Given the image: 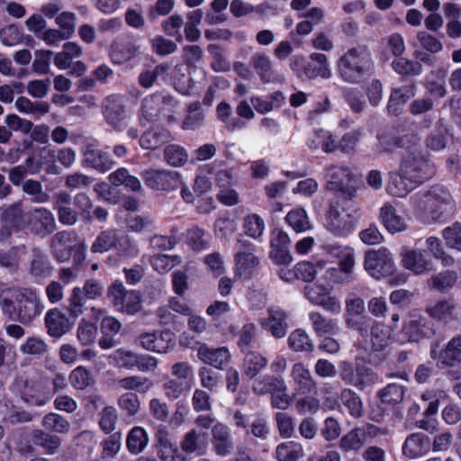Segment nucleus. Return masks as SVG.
I'll return each instance as SVG.
<instances>
[{
	"instance_id": "1",
	"label": "nucleus",
	"mask_w": 461,
	"mask_h": 461,
	"mask_svg": "<svg viewBox=\"0 0 461 461\" xmlns=\"http://www.w3.org/2000/svg\"><path fill=\"white\" fill-rule=\"evenodd\" d=\"M411 203L416 217L425 223L444 221L455 211V203L450 194L438 186L413 194L411 197Z\"/></svg>"
},
{
	"instance_id": "2",
	"label": "nucleus",
	"mask_w": 461,
	"mask_h": 461,
	"mask_svg": "<svg viewBox=\"0 0 461 461\" xmlns=\"http://www.w3.org/2000/svg\"><path fill=\"white\" fill-rule=\"evenodd\" d=\"M0 306L3 312L23 325H29L41 314L42 306L36 294L32 291L14 287L3 289L0 292Z\"/></svg>"
},
{
	"instance_id": "3",
	"label": "nucleus",
	"mask_w": 461,
	"mask_h": 461,
	"mask_svg": "<svg viewBox=\"0 0 461 461\" xmlns=\"http://www.w3.org/2000/svg\"><path fill=\"white\" fill-rule=\"evenodd\" d=\"M50 249L52 257L60 263L68 262L72 258L73 265L80 267L86 258L85 240L74 230L56 232L51 237Z\"/></svg>"
},
{
	"instance_id": "4",
	"label": "nucleus",
	"mask_w": 461,
	"mask_h": 461,
	"mask_svg": "<svg viewBox=\"0 0 461 461\" xmlns=\"http://www.w3.org/2000/svg\"><path fill=\"white\" fill-rule=\"evenodd\" d=\"M348 327L355 329L361 336H366L370 330V347L373 352L384 351L393 342L395 326H389L377 321L369 316H362L358 320L347 319Z\"/></svg>"
},
{
	"instance_id": "5",
	"label": "nucleus",
	"mask_w": 461,
	"mask_h": 461,
	"mask_svg": "<svg viewBox=\"0 0 461 461\" xmlns=\"http://www.w3.org/2000/svg\"><path fill=\"white\" fill-rule=\"evenodd\" d=\"M379 140L385 151H392L394 148H413L419 142L420 137L414 122L405 117L399 120L386 134L380 136Z\"/></svg>"
},
{
	"instance_id": "6",
	"label": "nucleus",
	"mask_w": 461,
	"mask_h": 461,
	"mask_svg": "<svg viewBox=\"0 0 461 461\" xmlns=\"http://www.w3.org/2000/svg\"><path fill=\"white\" fill-rule=\"evenodd\" d=\"M370 59L366 52L358 48L348 50L339 59L341 78L348 83H357L369 70Z\"/></svg>"
},
{
	"instance_id": "7",
	"label": "nucleus",
	"mask_w": 461,
	"mask_h": 461,
	"mask_svg": "<svg viewBox=\"0 0 461 461\" xmlns=\"http://www.w3.org/2000/svg\"><path fill=\"white\" fill-rule=\"evenodd\" d=\"M400 172L408 182L421 184L435 175L436 167L427 155L411 152L402 159Z\"/></svg>"
},
{
	"instance_id": "8",
	"label": "nucleus",
	"mask_w": 461,
	"mask_h": 461,
	"mask_svg": "<svg viewBox=\"0 0 461 461\" xmlns=\"http://www.w3.org/2000/svg\"><path fill=\"white\" fill-rule=\"evenodd\" d=\"M113 307L120 312L133 315L141 310V295L134 290H127L120 282L113 283L107 291Z\"/></svg>"
},
{
	"instance_id": "9",
	"label": "nucleus",
	"mask_w": 461,
	"mask_h": 461,
	"mask_svg": "<svg viewBox=\"0 0 461 461\" xmlns=\"http://www.w3.org/2000/svg\"><path fill=\"white\" fill-rule=\"evenodd\" d=\"M23 228L32 235L44 238L57 229L53 212L45 207H36L25 214Z\"/></svg>"
},
{
	"instance_id": "10",
	"label": "nucleus",
	"mask_w": 461,
	"mask_h": 461,
	"mask_svg": "<svg viewBox=\"0 0 461 461\" xmlns=\"http://www.w3.org/2000/svg\"><path fill=\"white\" fill-rule=\"evenodd\" d=\"M364 268L375 279L392 275L394 271V262L389 249L380 248L366 251L364 258Z\"/></svg>"
},
{
	"instance_id": "11",
	"label": "nucleus",
	"mask_w": 461,
	"mask_h": 461,
	"mask_svg": "<svg viewBox=\"0 0 461 461\" xmlns=\"http://www.w3.org/2000/svg\"><path fill=\"white\" fill-rule=\"evenodd\" d=\"M145 185L156 191H173L182 185L178 172L167 169H147L141 173Z\"/></svg>"
},
{
	"instance_id": "12",
	"label": "nucleus",
	"mask_w": 461,
	"mask_h": 461,
	"mask_svg": "<svg viewBox=\"0 0 461 461\" xmlns=\"http://www.w3.org/2000/svg\"><path fill=\"white\" fill-rule=\"evenodd\" d=\"M139 124L148 126L149 129L144 132L140 140V146L146 149H155L172 140L169 131L165 129L158 120H150L149 117H139Z\"/></svg>"
},
{
	"instance_id": "13",
	"label": "nucleus",
	"mask_w": 461,
	"mask_h": 461,
	"mask_svg": "<svg viewBox=\"0 0 461 461\" xmlns=\"http://www.w3.org/2000/svg\"><path fill=\"white\" fill-rule=\"evenodd\" d=\"M137 340L145 350L158 354H166L175 346L173 333L167 330L140 333Z\"/></svg>"
},
{
	"instance_id": "14",
	"label": "nucleus",
	"mask_w": 461,
	"mask_h": 461,
	"mask_svg": "<svg viewBox=\"0 0 461 461\" xmlns=\"http://www.w3.org/2000/svg\"><path fill=\"white\" fill-rule=\"evenodd\" d=\"M381 429L372 424L355 428L346 433L339 442V446L344 452L358 451L369 438H373L381 433Z\"/></svg>"
},
{
	"instance_id": "15",
	"label": "nucleus",
	"mask_w": 461,
	"mask_h": 461,
	"mask_svg": "<svg viewBox=\"0 0 461 461\" xmlns=\"http://www.w3.org/2000/svg\"><path fill=\"white\" fill-rule=\"evenodd\" d=\"M330 291L331 287L318 284H312L304 288L305 296L312 303L321 306L331 314H339L341 312L340 302L337 297L330 295Z\"/></svg>"
},
{
	"instance_id": "16",
	"label": "nucleus",
	"mask_w": 461,
	"mask_h": 461,
	"mask_svg": "<svg viewBox=\"0 0 461 461\" xmlns=\"http://www.w3.org/2000/svg\"><path fill=\"white\" fill-rule=\"evenodd\" d=\"M401 333L403 341L417 342L424 338L433 336L435 330L425 317L411 315L409 320L403 321Z\"/></svg>"
},
{
	"instance_id": "17",
	"label": "nucleus",
	"mask_w": 461,
	"mask_h": 461,
	"mask_svg": "<svg viewBox=\"0 0 461 461\" xmlns=\"http://www.w3.org/2000/svg\"><path fill=\"white\" fill-rule=\"evenodd\" d=\"M291 379L295 385V390L300 394L317 393V382L313 378L310 369L302 362H297L291 366Z\"/></svg>"
},
{
	"instance_id": "18",
	"label": "nucleus",
	"mask_w": 461,
	"mask_h": 461,
	"mask_svg": "<svg viewBox=\"0 0 461 461\" xmlns=\"http://www.w3.org/2000/svg\"><path fill=\"white\" fill-rule=\"evenodd\" d=\"M71 201V195L67 191H59L53 195V208L63 225L73 226L78 220V213L72 208Z\"/></svg>"
},
{
	"instance_id": "19",
	"label": "nucleus",
	"mask_w": 461,
	"mask_h": 461,
	"mask_svg": "<svg viewBox=\"0 0 461 461\" xmlns=\"http://www.w3.org/2000/svg\"><path fill=\"white\" fill-rule=\"evenodd\" d=\"M327 229L338 237H343L353 230L349 215L342 216L339 211L338 203H330L326 213Z\"/></svg>"
},
{
	"instance_id": "20",
	"label": "nucleus",
	"mask_w": 461,
	"mask_h": 461,
	"mask_svg": "<svg viewBox=\"0 0 461 461\" xmlns=\"http://www.w3.org/2000/svg\"><path fill=\"white\" fill-rule=\"evenodd\" d=\"M237 245L236 273L240 276H249L250 270L258 265V258L253 254V247L249 242L240 240Z\"/></svg>"
},
{
	"instance_id": "21",
	"label": "nucleus",
	"mask_w": 461,
	"mask_h": 461,
	"mask_svg": "<svg viewBox=\"0 0 461 461\" xmlns=\"http://www.w3.org/2000/svg\"><path fill=\"white\" fill-rule=\"evenodd\" d=\"M45 325L48 334L52 338H60L72 328V323L66 313L58 308L47 312Z\"/></svg>"
},
{
	"instance_id": "22",
	"label": "nucleus",
	"mask_w": 461,
	"mask_h": 461,
	"mask_svg": "<svg viewBox=\"0 0 461 461\" xmlns=\"http://www.w3.org/2000/svg\"><path fill=\"white\" fill-rule=\"evenodd\" d=\"M197 356L203 363L218 369H221L227 366L230 359V353L226 347L213 348L206 344L199 346Z\"/></svg>"
},
{
	"instance_id": "23",
	"label": "nucleus",
	"mask_w": 461,
	"mask_h": 461,
	"mask_svg": "<svg viewBox=\"0 0 461 461\" xmlns=\"http://www.w3.org/2000/svg\"><path fill=\"white\" fill-rule=\"evenodd\" d=\"M401 256L402 266L417 275H421L431 270L430 260L419 249H402Z\"/></svg>"
},
{
	"instance_id": "24",
	"label": "nucleus",
	"mask_w": 461,
	"mask_h": 461,
	"mask_svg": "<svg viewBox=\"0 0 461 461\" xmlns=\"http://www.w3.org/2000/svg\"><path fill=\"white\" fill-rule=\"evenodd\" d=\"M310 61L306 63L303 68V76L309 79H314L318 77L328 79L331 77V69L329 64L328 57L320 52H312L309 56Z\"/></svg>"
},
{
	"instance_id": "25",
	"label": "nucleus",
	"mask_w": 461,
	"mask_h": 461,
	"mask_svg": "<svg viewBox=\"0 0 461 461\" xmlns=\"http://www.w3.org/2000/svg\"><path fill=\"white\" fill-rule=\"evenodd\" d=\"M140 54V46L122 39L115 40L111 45L110 58L113 64H124Z\"/></svg>"
},
{
	"instance_id": "26",
	"label": "nucleus",
	"mask_w": 461,
	"mask_h": 461,
	"mask_svg": "<svg viewBox=\"0 0 461 461\" xmlns=\"http://www.w3.org/2000/svg\"><path fill=\"white\" fill-rule=\"evenodd\" d=\"M212 446L217 455L230 456L233 450V441L230 428L222 423H216L212 429Z\"/></svg>"
},
{
	"instance_id": "27",
	"label": "nucleus",
	"mask_w": 461,
	"mask_h": 461,
	"mask_svg": "<svg viewBox=\"0 0 461 461\" xmlns=\"http://www.w3.org/2000/svg\"><path fill=\"white\" fill-rule=\"evenodd\" d=\"M416 86L414 83L401 86H393L389 97L387 110L390 113H400L407 102L415 95Z\"/></svg>"
},
{
	"instance_id": "28",
	"label": "nucleus",
	"mask_w": 461,
	"mask_h": 461,
	"mask_svg": "<svg viewBox=\"0 0 461 461\" xmlns=\"http://www.w3.org/2000/svg\"><path fill=\"white\" fill-rule=\"evenodd\" d=\"M268 317L262 319V328L270 331L276 338H283L287 331L286 313L280 308H269Z\"/></svg>"
},
{
	"instance_id": "29",
	"label": "nucleus",
	"mask_w": 461,
	"mask_h": 461,
	"mask_svg": "<svg viewBox=\"0 0 461 461\" xmlns=\"http://www.w3.org/2000/svg\"><path fill=\"white\" fill-rule=\"evenodd\" d=\"M155 447L161 461H173L177 451L171 439L169 430L165 426H159L155 433Z\"/></svg>"
},
{
	"instance_id": "30",
	"label": "nucleus",
	"mask_w": 461,
	"mask_h": 461,
	"mask_svg": "<svg viewBox=\"0 0 461 461\" xmlns=\"http://www.w3.org/2000/svg\"><path fill=\"white\" fill-rule=\"evenodd\" d=\"M21 397L25 403L32 406H43L50 400L45 386L33 380L25 381Z\"/></svg>"
},
{
	"instance_id": "31",
	"label": "nucleus",
	"mask_w": 461,
	"mask_h": 461,
	"mask_svg": "<svg viewBox=\"0 0 461 461\" xmlns=\"http://www.w3.org/2000/svg\"><path fill=\"white\" fill-rule=\"evenodd\" d=\"M254 382L251 389L256 395L273 394L276 392H284L287 390L284 379L280 376L263 375L253 379Z\"/></svg>"
},
{
	"instance_id": "32",
	"label": "nucleus",
	"mask_w": 461,
	"mask_h": 461,
	"mask_svg": "<svg viewBox=\"0 0 461 461\" xmlns=\"http://www.w3.org/2000/svg\"><path fill=\"white\" fill-rule=\"evenodd\" d=\"M309 320L311 321L312 330L319 337L325 335H334L339 330L338 321L335 319L328 318L319 312H312L309 313Z\"/></svg>"
},
{
	"instance_id": "33",
	"label": "nucleus",
	"mask_w": 461,
	"mask_h": 461,
	"mask_svg": "<svg viewBox=\"0 0 461 461\" xmlns=\"http://www.w3.org/2000/svg\"><path fill=\"white\" fill-rule=\"evenodd\" d=\"M438 359L442 367H458L461 363V338H453L440 352Z\"/></svg>"
},
{
	"instance_id": "34",
	"label": "nucleus",
	"mask_w": 461,
	"mask_h": 461,
	"mask_svg": "<svg viewBox=\"0 0 461 461\" xmlns=\"http://www.w3.org/2000/svg\"><path fill=\"white\" fill-rule=\"evenodd\" d=\"M456 305L451 300H440L426 306V312L433 319L447 322L456 317Z\"/></svg>"
},
{
	"instance_id": "35",
	"label": "nucleus",
	"mask_w": 461,
	"mask_h": 461,
	"mask_svg": "<svg viewBox=\"0 0 461 461\" xmlns=\"http://www.w3.org/2000/svg\"><path fill=\"white\" fill-rule=\"evenodd\" d=\"M380 219L391 233L403 231L407 229L404 220L397 214L396 209L390 203H385L380 210Z\"/></svg>"
},
{
	"instance_id": "36",
	"label": "nucleus",
	"mask_w": 461,
	"mask_h": 461,
	"mask_svg": "<svg viewBox=\"0 0 461 461\" xmlns=\"http://www.w3.org/2000/svg\"><path fill=\"white\" fill-rule=\"evenodd\" d=\"M267 358L262 354L256 351H249L243 359V374L248 379L253 380L267 366Z\"/></svg>"
},
{
	"instance_id": "37",
	"label": "nucleus",
	"mask_w": 461,
	"mask_h": 461,
	"mask_svg": "<svg viewBox=\"0 0 461 461\" xmlns=\"http://www.w3.org/2000/svg\"><path fill=\"white\" fill-rule=\"evenodd\" d=\"M329 251L338 258V266L343 272L354 278L356 253L351 247H330Z\"/></svg>"
},
{
	"instance_id": "38",
	"label": "nucleus",
	"mask_w": 461,
	"mask_h": 461,
	"mask_svg": "<svg viewBox=\"0 0 461 461\" xmlns=\"http://www.w3.org/2000/svg\"><path fill=\"white\" fill-rule=\"evenodd\" d=\"M82 48L76 42L68 41L63 45L62 50L58 52L54 57L55 66L60 69L65 70L70 68L72 60L82 55Z\"/></svg>"
},
{
	"instance_id": "39",
	"label": "nucleus",
	"mask_w": 461,
	"mask_h": 461,
	"mask_svg": "<svg viewBox=\"0 0 461 461\" xmlns=\"http://www.w3.org/2000/svg\"><path fill=\"white\" fill-rule=\"evenodd\" d=\"M303 455V446L293 440L282 442L275 449V458L277 461H298Z\"/></svg>"
},
{
	"instance_id": "40",
	"label": "nucleus",
	"mask_w": 461,
	"mask_h": 461,
	"mask_svg": "<svg viewBox=\"0 0 461 461\" xmlns=\"http://www.w3.org/2000/svg\"><path fill=\"white\" fill-rule=\"evenodd\" d=\"M327 188L337 190L339 186L353 178L352 172L348 167L330 166L326 168Z\"/></svg>"
},
{
	"instance_id": "41",
	"label": "nucleus",
	"mask_w": 461,
	"mask_h": 461,
	"mask_svg": "<svg viewBox=\"0 0 461 461\" xmlns=\"http://www.w3.org/2000/svg\"><path fill=\"white\" fill-rule=\"evenodd\" d=\"M180 447L185 454H196L198 456H202L206 452L207 444L200 438L198 431L195 429H193L185 434L180 443Z\"/></svg>"
},
{
	"instance_id": "42",
	"label": "nucleus",
	"mask_w": 461,
	"mask_h": 461,
	"mask_svg": "<svg viewBox=\"0 0 461 461\" xmlns=\"http://www.w3.org/2000/svg\"><path fill=\"white\" fill-rule=\"evenodd\" d=\"M339 399L344 408L347 409L349 415L354 418L363 416V402L359 395L352 389L344 388L340 392Z\"/></svg>"
},
{
	"instance_id": "43",
	"label": "nucleus",
	"mask_w": 461,
	"mask_h": 461,
	"mask_svg": "<svg viewBox=\"0 0 461 461\" xmlns=\"http://www.w3.org/2000/svg\"><path fill=\"white\" fill-rule=\"evenodd\" d=\"M355 371L356 383L354 387L359 391L373 387L379 380L378 375L366 365L357 364Z\"/></svg>"
},
{
	"instance_id": "44",
	"label": "nucleus",
	"mask_w": 461,
	"mask_h": 461,
	"mask_svg": "<svg viewBox=\"0 0 461 461\" xmlns=\"http://www.w3.org/2000/svg\"><path fill=\"white\" fill-rule=\"evenodd\" d=\"M289 348L294 352H312L314 345L309 334L303 329H296L287 339Z\"/></svg>"
},
{
	"instance_id": "45",
	"label": "nucleus",
	"mask_w": 461,
	"mask_h": 461,
	"mask_svg": "<svg viewBox=\"0 0 461 461\" xmlns=\"http://www.w3.org/2000/svg\"><path fill=\"white\" fill-rule=\"evenodd\" d=\"M149 443V435L141 427L132 428L127 437V448L130 453L138 455L141 453Z\"/></svg>"
},
{
	"instance_id": "46",
	"label": "nucleus",
	"mask_w": 461,
	"mask_h": 461,
	"mask_svg": "<svg viewBox=\"0 0 461 461\" xmlns=\"http://www.w3.org/2000/svg\"><path fill=\"white\" fill-rule=\"evenodd\" d=\"M50 263L45 252L38 247L32 249V260L29 272L34 277H42L50 272Z\"/></svg>"
},
{
	"instance_id": "47",
	"label": "nucleus",
	"mask_w": 461,
	"mask_h": 461,
	"mask_svg": "<svg viewBox=\"0 0 461 461\" xmlns=\"http://www.w3.org/2000/svg\"><path fill=\"white\" fill-rule=\"evenodd\" d=\"M84 161L86 165L103 172L112 168L113 164L105 153L91 147L86 149L84 152Z\"/></svg>"
},
{
	"instance_id": "48",
	"label": "nucleus",
	"mask_w": 461,
	"mask_h": 461,
	"mask_svg": "<svg viewBox=\"0 0 461 461\" xmlns=\"http://www.w3.org/2000/svg\"><path fill=\"white\" fill-rule=\"evenodd\" d=\"M250 66L264 82H268L273 77L272 62L270 58L261 52H257L250 58Z\"/></svg>"
},
{
	"instance_id": "49",
	"label": "nucleus",
	"mask_w": 461,
	"mask_h": 461,
	"mask_svg": "<svg viewBox=\"0 0 461 461\" xmlns=\"http://www.w3.org/2000/svg\"><path fill=\"white\" fill-rule=\"evenodd\" d=\"M326 262L323 260L315 263L303 261L298 263L294 267V276L304 282L312 281L316 275L324 270Z\"/></svg>"
},
{
	"instance_id": "50",
	"label": "nucleus",
	"mask_w": 461,
	"mask_h": 461,
	"mask_svg": "<svg viewBox=\"0 0 461 461\" xmlns=\"http://www.w3.org/2000/svg\"><path fill=\"white\" fill-rule=\"evenodd\" d=\"M393 69L402 77H417L422 73L420 62L403 57H398L392 62Z\"/></svg>"
},
{
	"instance_id": "51",
	"label": "nucleus",
	"mask_w": 461,
	"mask_h": 461,
	"mask_svg": "<svg viewBox=\"0 0 461 461\" xmlns=\"http://www.w3.org/2000/svg\"><path fill=\"white\" fill-rule=\"evenodd\" d=\"M110 182L116 186L124 185L131 191H142L140 181L138 177L129 174V171L124 168H119L115 172L110 174Z\"/></svg>"
},
{
	"instance_id": "52",
	"label": "nucleus",
	"mask_w": 461,
	"mask_h": 461,
	"mask_svg": "<svg viewBox=\"0 0 461 461\" xmlns=\"http://www.w3.org/2000/svg\"><path fill=\"white\" fill-rule=\"evenodd\" d=\"M32 439L34 445L43 447L47 454H54L61 443L59 437L41 429H34Z\"/></svg>"
},
{
	"instance_id": "53",
	"label": "nucleus",
	"mask_w": 461,
	"mask_h": 461,
	"mask_svg": "<svg viewBox=\"0 0 461 461\" xmlns=\"http://www.w3.org/2000/svg\"><path fill=\"white\" fill-rule=\"evenodd\" d=\"M1 219L6 222L12 223L16 227H23L24 213L23 202L17 201L8 205L0 207Z\"/></svg>"
},
{
	"instance_id": "54",
	"label": "nucleus",
	"mask_w": 461,
	"mask_h": 461,
	"mask_svg": "<svg viewBox=\"0 0 461 461\" xmlns=\"http://www.w3.org/2000/svg\"><path fill=\"white\" fill-rule=\"evenodd\" d=\"M152 382L147 378L139 375H131L116 382V386L121 390L136 391L146 393L152 387Z\"/></svg>"
},
{
	"instance_id": "55",
	"label": "nucleus",
	"mask_w": 461,
	"mask_h": 461,
	"mask_svg": "<svg viewBox=\"0 0 461 461\" xmlns=\"http://www.w3.org/2000/svg\"><path fill=\"white\" fill-rule=\"evenodd\" d=\"M407 181L408 179L401 172L400 174L391 173L386 185L387 193L393 196H405L412 189V183H407Z\"/></svg>"
},
{
	"instance_id": "56",
	"label": "nucleus",
	"mask_w": 461,
	"mask_h": 461,
	"mask_svg": "<svg viewBox=\"0 0 461 461\" xmlns=\"http://www.w3.org/2000/svg\"><path fill=\"white\" fill-rule=\"evenodd\" d=\"M164 159L171 167H182L188 159V153L178 144H169L164 149Z\"/></svg>"
},
{
	"instance_id": "57",
	"label": "nucleus",
	"mask_w": 461,
	"mask_h": 461,
	"mask_svg": "<svg viewBox=\"0 0 461 461\" xmlns=\"http://www.w3.org/2000/svg\"><path fill=\"white\" fill-rule=\"evenodd\" d=\"M426 443L422 434H411L403 444L402 453L409 458H416L425 452Z\"/></svg>"
},
{
	"instance_id": "58",
	"label": "nucleus",
	"mask_w": 461,
	"mask_h": 461,
	"mask_svg": "<svg viewBox=\"0 0 461 461\" xmlns=\"http://www.w3.org/2000/svg\"><path fill=\"white\" fill-rule=\"evenodd\" d=\"M41 425L48 431L61 434L68 433L70 429L69 421L61 415L54 412L46 414L42 419Z\"/></svg>"
},
{
	"instance_id": "59",
	"label": "nucleus",
	"mask_w": 461,
	"mask_h": 461,
	"mask_svg": "<svg viewBox=\"0 0 461 461\" xmlns=\"http://www.w3.org/2000/svg\"><path fill=\"white\" fill-rule=\"evenodd\" d=\"M285 221L296 232H304L312 228L308 215L303 208H295L290 211L285 217Z\"/></svg>"
},
{
	"instance_id": "60",
	"label": "nucleus",
	"mask_w": 461,
	"mask_h": 461,
	"mask_svg": "<svg viewBox=\"0 0 461 461\" xmlns=\"http://www.w3.org/2000/svg\"><path fill=\"white\" fill-rule=\"evenodd\" d=\"M23 192L32 197L35 203H45L50 201V195L44 192L42 184L40 181L28 179L22 184Z\"/></svg>"
},
{
	"instance_id": "61",
	"label": "nucleus",
	"mask_w": 461,
	"mask_h": 461,
	"mask_svg": "<svg viewBox=\"0 0 461 461\" xmlns=\"http://www.w3.org/2000/svg\"><path fill=\"white\" fill-rule=\"evenodd\" d=\"M405 389L402 385L390 384L378 393V396L384 403L397 404L402 402Z\"/></svg>"
},
{
	"instance_id": "62",
	"label": "nucleus",
	"mask_w": 461,
	"mask_h": 461,
	"mask_svg": "<svg viewBox=\"0 0 461 461\" xmlns=\"http://www.w3.org/2000/svg\"><path fill=\"white\" fill-rule=\"evenodd\" d=\"M15 107L23 113H48L50 105L46 102H32L24 96H20L15 101Z\"/></svg>"
},
{
	"instance_id": "63",
	"label": "nucleus",
	"mask_w": 461,
	"mask_h": 461,
	"mask_svg": "<svg viewBox=\"0 0 461 461\" xmlns=\"http://www.w3.org/2000/svg\"><path fill=\"white\" fill-rule=\"evenodd\" d=\"M115 230H106L100 232L91 246L93 253H104L114 246Z\"/></svg>"
},
{
	"instance_id": "64",
	"label": "nucleus",
	"mask_w": 461,
	"mask_h": 461,
	"mask_svg": "<svg viewBox=\"0 0 461 461\" xmlns=\"http://www.w3.org/2000/svg\"><path fill=\"white\" fill-rule=\"evenodd\" d=\"M442 237L448 249L457 252L461 249V224L459 222L456 221L451 226L445 228Z\"/></svg>"
}]
</instances>
